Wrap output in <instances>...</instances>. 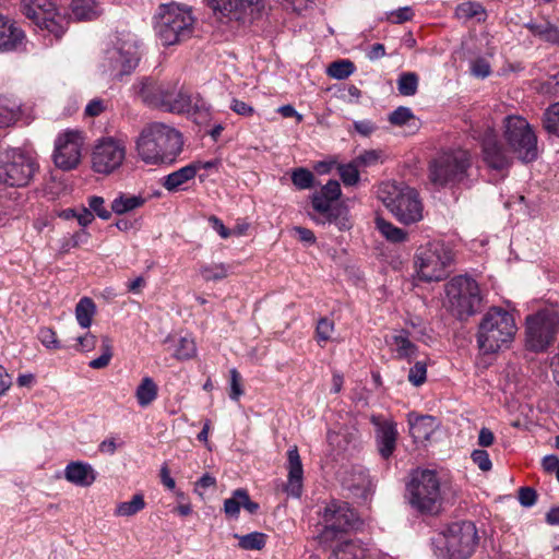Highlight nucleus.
I'll use <instances>...</instances> for the list:
<instances>
[{
  "instance_id": "obj_48",
  "label": "nucleus",
  "mask_w": 559,
  "mask_h": 559,
  "mask_svg": "<svg viewBox=\"0 0 559 559\" xmlns=\"http://www.w3.org/2000/svg\"><path fill=\"white\" fill-rule=\"evenodd\" d=\"M334 323L328 318H321L316 328V337L318 343L328 342L332 338Z\"/></svg>"
},
{
  "instance_id": "obj_16",
  "label": "nucleus",
  "mask_w": 559,
  "mask_h": 559,
  "mask_svg": "<svg viewBox=\"0 0 559 559\" xmlns=\"http://www.w3.org/2000/svg\"><path fill=\"white\" fill-rule=\"evenodd\" d=\"M323 530L321 539L329 542L334 539L338 533H344L354 527L357 516L347 502L331 501L321 513Z\"/></svg>"
},
{
  "instance_id": "obj_18",
  "label": "nucleus",
  "mask_w": 559,
  "mask_h": 559,
  "mask_svg": "<svg viewBox=\"0 0 559 559\" xmlns=\"http://www.w3.org/2000/svg\"><path fill=\"white\" fill-rule=\"evenodd\" d=\"M84 139L78 130H67L55 141L53 163L59 169L69 171L81 163Z\"/></svg>"
},
{
  "instance_id": "obj_12",
  "label": "nucleus",
  "mask_w": 559,
  "mask_h": 559,
  "mask_svg": "<svg viewBox=\"0 0 559 559\" xmlns=\"http://www.w3.org/2000/svg\"><path fill=\"white\" fill-rule=\"evenodd\" d=\"M140 53L138 40L132 34H121L105 51L103 68L114 78L129 75L138 67Z\"/></svg>"
},
{
  "instance_id": "obj_57",
  "label": "nucleus",
  "mask_w": 559,
  "mask_h": 559,
  "mask_svg": "<svg viewBox=\"0 0 559 559\" xmlns=\"http://www.w3.org/2000/svg\"><path fill=\"white\" fill-rule=\"evenodd\" d=\"M230 393L229 397L234 401H238L239 397L243 394V390L241 386V377L237 369L233 368L230 371Z\"/></svg>"
},
{
  "instance_id": "obj_5",
  "label": "nucleus",
  "mask_w": 559,
  "mask_h": 559,
  "mask_svg": "<svg viewBox=\"0 0 559 559\" xmlns=\"http://www.w3.org/2000/svg\"><path fill=\"white\" fill-rule=\"evenodd\" d=\"M194 17L191 10L177 3H163L155 14L154 29L164 46L176 45L191 37Z\"/></svg>"
},
{
  "instance_id": "obj_28",
  "label": "nucleus",
  "mask_w": 559,
  "mask_h": 559,
  "mask_svg": "<svg viewBox=\"0 0 559 559\" xmlns=\"http://www.w3.org/2000/svg\"><path fill=\"white\" fill-rule=\"evenodd\" d=\"M195 178V167L186 165L162 178V186L168 192L185 190L183 186Z\"/></svg>"
},
{
  "instance_id": "obj_51",
  "label": "nucleus",
  "mask_w": 559,
  "mask_h": 559,
  "mask_svg": "<svg viewBox=\"0 0 559 559\" xmlns=\"http://www.w3.org/2000/svg\"><path fill=\"white\" fill-rule=\"evenodd\" d=\"M427 378V366L424 361H417L415 365L409 369L408 372V381L414 384L415 386L421 385Z\"/></svg>"
},
{
  "instance_id": "obj_29",
  "label": "nucleus",
  "mask_w": 559,
  "mask_h": 559,
  "mask_svg": "<svg viewBox=\"0 0 559 559\" xmlns=\"http://www.w3.org/2000/svg\"><path fill=\"white\" fill-rule=\"evenodd\" d=\"M525 27L534 35L552 45L559 46V21L552 23L549 20L543 22L531 21Z\"/></svg>"
},
{
  "instance_id": "obj_54",
  "label": "nucleus",
  "mask_w": 559,
  "mask_h": 559,
  "mask_svg": "<svg viewBox=\"0 0 559 559\" xmlns=\"http://www.w3.org/2000/svg\"><path fill=\"white\" fill-rule=\"evenodd\" d=\"M471 73L479 79H485L490 75L491 68L489 62L484 58H477L471 63Z\"/></svg>"
},
{
  "instance_id": "obj_33",
  "label": "nucleus",
  "mask_w": 559,
  "mask_h": 559,
  "mask_svg": "<svg viewBox=\"0 0 559 559\" xmlns=\"http://www.w3.org/2000/svg\"><path fill=\"white\" fill-rule=\"evenodd\" d=\"M188 116L197 124H206L212 117L211 105L199 94L194 93L190 105Z\"/></svg>"
},
{
  "instance_id": "obj_58",
  "label": "nucleus",
  "mask_w": 559,
  "mask_h": 559,
  "mask_svg": "<svg viewBox=\"0 0 559 559\" xmlns=\"http://www.w3.org/2000/svg\"><path fill=\"white\" fill-rule=\"evenodd\" d=\"M380 159V152L377 150H369L365 151L360 155H358L354 162L358 166H371L377 164V162Z\"/></svg>"
},
{
  "instance_id": "obj_64",
  "label": "nucleus",
  "mask_w": 559,
  "mask_h": 559,
  "mask_svg": "<svg viewBox=\"0 0 559 559\" xmlns=\"http://www.w3.org/2000/svg\"><path fill=\"white\" fill-rule=\"evenodd\" d=\"M95 345H96V336L88 332L85 335L78 337V349L79 350L88 352V350H92L93 348H95Z\"/></svg>"
},
{
  "instance_id": "obj_19",
  "label": "nucleus",
  "mask_w": 559,
  "mask_h": 559,
  "mask_svg": "<svg viewBox=\"0 0 559 559\" xmlns=\"http://www.w3.org/2000/svg\"><path fill=\"white\" fill-rule=\"evenodd\" d=\"M481 152L484 162L492 169L502 170L511 163L508 151L499 142L496 131L489 127L481 136Z\"/></svg>"
},
{
  "instance_id": "obj_44",
  "label": "nucleus",
  "mask_w": 559,
  "mask_h": 559,
  "mask_svg": "<svg viewBox=\"0 0 559 559\" xmlns=\"http://www.w3.org/2000/svg\"><path fill=\"white\" fill-rule=\"evenodd\" d=\"M354 71H355L354 63L348 59H342V60L332 62L329 66L326 73L330 78H333L336 80H345L349 75H352L354 73Z\"/></svg>"
},
{
  "instance_id": "obj_9",
  "label": "nucleus",
  "mask_w": 559,
  "mask_h": 559,
  "mask_svg": "<svg viewBox=\"0 0 559 559\" xmlns=\"http://www.w3.org/2000/svg\"><path fill=\"white\" fill-rule=\"evenodd\" d=\"M452 261V251L444 242L431 241L417 248L414 266L419 280L438 282L448 276Z\"/></svg>"
},
{
  "instance_id": "obj_50",
  "label": "nucleus",
  "mask_w": 559,
  "mask_h": 559,
  "mask_svg": "<svg viewBox=\"0 0 559 559\" xmlns=\"http://www.w3.org/2000/svg\"><path fill=\"white\" fill-rule=\"evenodd\" d=\"M88 206L92 213H95L102 219H109L111 217V211L105 207V200L98 195H92L88 198Z\"/></svg>"
},
{
  "instance_id": "obj_40",
  "label": "nucleus",
  "mask_w": 559,
  "mask_h": 559,
  "mask_svg": "<svg viewBox=\"0 0 559 559\" xmlns=\"http://www.w3.org/2000/svg\"><path fill=\"white\" fill-rule=\"evenodd\" d=\"M146 503L142 493L132 496L130 501L119 502L114 511L116 516H133L145 508Z\"/></svg>"
},
{
  "instance_id": "obj_53",
  "label": "nucleus",
  "mask_w": 559,
  "mask_h": 559,
  "mask_svg": "<svg viewBox=\"0 0 559 559\" xmlns=\"http://www.w3.org/2000/svg\"><path fill=\"white\" fill-rule=\"evenodd\" d=\"M412 119H414L412 110L403 106L396 108L389 117L390 122L394 126H404Z\"/></svg>"
},
{
  "instance_id": "obj_36",
  "label": "nucleus",
  "mask_w": 559,
  "mask_h": 559,
  "mask_svg": "<svg viewBox=\"0 0 559 559\" xmlns=\"http://www.w3.org/2000/svg\"><path fill=\"white\" fill-rule=\"evenodd\" d=\"M455 15L457 19L464 21L474 19L477 22H484L487 17V12L481 3L466 1L456 7Z\"/></svg>"
},
{
  "instance_id": "obj_47",
  "label": "nucleus",
  "mask_w": 559,
  "mask_h": 559,
  "mask_svg": "<svg viewBox=\"0 0 559 559\" xmlns=\"http://www.w3.org/2000/svg\"><path fill=\"white\" fill-rule=\"evenodd\" d=\"M197 353L195 343L188 337H181L176 348L175 356L180 360L192 358Z\"/></svg>"
},
{
  "instance_id": "obj_63",
  "label": "nucleus",
  "mask_w": 559,
  "mask_h": 559,
  "mask_svg": "<svg viewBox=\"0 0 559 559\" xmlns=\"http://www.w3.org/2000/svg\"><path fill=\"white\" fill-rule=\"evenodd\" d=\"M319 192L335 201L341 197V186L336 180H330Z\"/></svg>"
},
{
  "instance_id": "obj_23",
  "label": "nucleus",
  "mask_w": 559,
  "mask_h": 559,
  "mask_svg": "<svg viewBox=\"0 0 559 559\" xmlns=\"http://www.w3.org/2000/svg\"><path fill=\"white\" fill-rule=\"evenodd\" d=\"M287 483L285 491L288 496L299 498L302 492L304 468L301 459L296 445L287 451Z\"/></svg>"
},
{
  "instance_id": "obj_49",
  "label": "nucleus",
  "mask_w": 559,
  "mask_h": 559,
  "mask_svg": "<svg viewBox=\"0 0 559 559\" xmlns=\"http://www.w3.org/2000/svg\"><path fill=\"white\" fill-rule=\"evenodd\" d=\"M357 167L358 165H356L355 162L338 167L340 176L344 185L354 186L358 182L359 171Z\"/></svg>"
},
{
  "instance_id": "obj_8",
  "label": "nucleus",
  "mask_w": 559,
  "mask_h": 559,
  "mask_svg": "<svg viewBox=\"0 0 559 559\" xmlns=\"http://www.w3.org/2000/svg\"><path fill=\"white\" fill-rule=\"evenodd\" d=\"M408 501L421 513H435L442 501L441 479L436 471L417 469L407 484Z\"/></svg>"
},
{
  "instance_id": "obj_55",
  "label": "nucleus",
  "mask_w": 559,
  "mask_h": 559,
  "mask_svg": "<svg viewBox=\"0 0 559 559\" xmlns=\"http://www.w3.org/2000/svg\"><path fill=\"white\" fill-rule=\"evenodd\" d=\"M471 457L480 471L489 472L491 469L492 463L486 450H474Z\"/></svg>"
},
{
  "instance_id": "obj_6",
  "label": "nucleus",
  "mask_w": 559,
  "mask_h": 559,
  "mask_svg": "<svg viewBox=\"0 0 559 559\" xmlns=\"http://www.w3.org/2000/svg\"><path fill=\"white\" fill-rule=\"evenodd\" d=\"M477 528L472 521L450 524L433 539L436 554L442 559H468L478 545Z\"/></svg>"
},
{
  "instance_id": "obj_37",
  "label": "nucleus",
  "mask_w": 559,
  "mask_h": 559,
  "mask_svg": "<svg viewBox=\"0 0 559 559\" xmlns=\"http://www.w3.org/2000/svg\"><path fill=\"white\" fill-rule=\"evenodd\" d=\"M96 313V305L90 297H83L75 306V319L83 329H88Z\"/></svg>"
},
{
  "instance_id": "obj_41",
  "label": "nucleus",
  "mask_w": 559,
  "mask_h": 559,
  "mask_svg": "<svg viewBox=\"0 0 559 559\" xmlns=\"http://www.w3.org/2000/svg\"><path fill=\"white\" fill-rule=\"evenodd\" d=\"M542 122L547 133L559 138V102L544 111Z\"/></svg>"
},
{
  "instance_id": "obj_52",
  "label": "nucleus",
  "mask_w": 559,
  "mask_h": 559,
  "mask_svg": "<svg viewBox=\"0 0 559 559\" xmlns=\"http://www.w3.org/2000/svg\"><path fill=\"white\" fill-rule=\"evenodd\" d=\"M41 344L49 349H60L61 344L57 337V333L50 328H41L38 333Z\"/></svg>"
},
{
  "instance_id": "obj_21",
  "label": "nucleus",
  "mask_w": 559,
  "mask_h": 559,
  "mask_svg": "<svg viewBox=\"0 0 559 559\" xmlns=\"http://www.w3.org/2000/svg\"><path fill=\"white\" fill-rule=\"evenodd\" d=\"M132 91L145 105L162 109L170 90L153 78H141L132 85Z\"/></svg>"
},
{
  "instance_id": "obj_27",
  "label": "nucleus",
  "mask_w": 559,
  "mask_h": 559,
  "mask_svg": "<svg viewBox=\"0 0 559 559\" xmlns=\"http://www.w3.org/2000/svg\"><path fill=\"white\" fill-rule=\"evenodd\" d=\"M23 38V31L0 15V51L16 49Z\"/></svg>"
},
{
  "instance_id": "obj_60",
  "label": "nucleus",
  "mask_w": 559,
  "mask_h": 559,
  "mask_svg": "<svg viewBox=\"0 0 559 559\" xmlns=\"http://www.w3.org/2000/svg\"><path fill=\"white\" fill-rule=\"evenodd\" d=\"M237 496L241 499L240 502H242V508L248 511L250 514H254L259 510V504L254 501L250 500V497L248 495V491L246 489H237Z\"/></svg>"
},
{
  "instance_id": "obj_56",
  "label": "nucleus",
  "mask_w": 559,
  "mask_h": 559,
  "mask_svg": "<svg viewBox=\"0 0 559 559\" xmlns=\"http://www.w3.org/2000/svg\"><path fill=\"white\" fill-rule=\"evenodd\" d=\"M237 496V489L233 492V496L224 501V512L227 516L238 518L242 502Z\"/></svg>"
},
{
  "instance_id": "obj_59",
  "label": "nucleus",
  "mask_w": 559,
  "mask_h": 559,
  "mask_svg": "<svg viewBox=\"0 0 559 559\" xmlns=\"http://www.w3.org/2000/svg\"><path fill=\"white\" fill-rule=\"evenodd\" d=\"M537 492L531 487H522L519 490V501L521 506L531 508L536 503Z\"/></svg>"
},
{
  "instance_id": "obj_17",
  "label": "nucleus",
  "mask_w": 559,
  "mask_h": 559,
  "mask_svg": "<svg viewBox=\"0 0 559 559\" xmlns=\"http://www.w3.org/2000/svg\"><path fill=\"white\" fill-rule=\"evenodd\" d=\"M215 15L226 22L246 23L264 9L263 0H206Z\"/></svg>"
},
{
  "instance_id": "obj_45",
  "label": "nucleus",
  "mask_w": 559,
  "mask_h": 559,
  "mask_svg": "<svg viewBox=\"0 0 559 559\" xmlns=\"http://www.w3.org/2000/svg\"><path fill=\"white\" fill-rule=\"evenodd\" d=\"M418 88V76L414 72L402 73L397 80V91L403 96H413Z\"/></svg>"
},
{
  "instance_id": "obj_61",
  "label": "nucleus",
  "mask_w": 559,
  "mask_h": 559,
  "mask_svg": "<svg viewBox=\"0 0 559 559\" xmlns=\"http://www.w3.org/2000/svg\"><path fill=\"white\" fill-rule=\"evenodd\" d=\"M230 109L236 112L237 115L243 116V117H250L254 114V109L252 106L248 105L247 103L234 98L230 104Z\"/></svg>"
},
{
  "instance_id": "obj_10",
  "label": "nucleus",
  "mask_w": 559,
  "mask_h": 559,
  "mask_svg": "<svg viewBox=\"0 0 559 559\" xmlns=\"http://www.w3.org/2000/svg\"><path fill=\"white\" fill-rule=\"evenodd\" d=\"M450 310L460 320L475 314L481 306L483 296L478 283L468 275L454 276L445 285Z\"/></svg>"
},
{
  "instance_id": "obj_25",
  "label": "nucleus",
  "mask_w": 559,
  "mask_h": 559,
  "mask_svg": "<svg viewBox=\"0 0 559 559\" xmlns=\"http://www.w3.org/2000/svg\"><path fill=\"white\" fill-rule=\"evenodd\" d=\"M409 432L415 442L428 440L436 430V418L429 415H408Z\"/></svg>"
},
{
  "instance_id": "obj_24",
  "label": "nucleus",
  "mask_w": 559,
  "mask_h": 559,
  "mask_svg": "<svg viewBox=\"0 0 559 559\" xmlns=\"http://www.w3.org/2000/svg\"><path fill=\"white\" fill-rule=\"evenodd\" d=\"M386 343L399 359L411 361L417 357L418 347L409 340V333L406 330L397 331L386 340Z\"/></svg>"
},
{
  "instance_id": "obj_62",
  "label": "nucleus",
  "mask_w": 559,
  "mask_h": 559,
  "mask_svg": "<svg viewBox=\"0 0 559 559\" xmlns=\"http://www.w3.org/2000/svg\"><path fill=\"white\" fill-rule=\"evenodd\" d=\"M106 109V104L100 98L92 99L85 107V115L90 117H97Z\"/></svg>"
},
{
  "instance_id": "obj_39",
  "label": "nucleus",
  "mask_w": 559,
  "mask_h": 559,
  "mask_svg": "<svg viewBox=\"0 0 559 559\" xmlns=\"http://www.w3.org/2000/svg\"><path fill=\"white\" fill-rule=\"evenodd\" d=\"M376 227L380 234L391 242L400 243L407 239V233L404 229L394 226L382 217L376 218Z\"/></svg>"
},
{
  "instance_id": "obj_35",
  "label": "nucleus",
  "mask_w": 559,
  "mask_h": 559,
  "mask_svg": "<svg viewBox=\"0 0 559 559\" xmlns=\"http://www.w3.org/2000/svg\"><path fill=\"white\" fill-rule=\"evenodd\" d=\"M193 94L179 92L177 95H174L170 91L168 93L167 98L165 99V104L163 105L164 110L174 112V114H187L190 111V105L192 102Z\"/></svg>"
},
{
  "instance_id": "obj_30",
  "label": "nucleus",
  "mask_w": 559,
  "mask_h": 559,
  "mask_svg": "<svg viewBox=\"0 0 559 559\" xmlns=\"http://www.w3.org/2000/svg\"><path fill=\"white\" fill-rule=\"evenodd\" d=\"M71 13L76 21H91L102 13L99 4L95 0H72Z\"/></svg>"
},
{
  "instance_id": "obj_4",
  "label": "nucleus",
  "mask_w": 559,
  "mask_h": 559,
  "mask_svg": "<svg viewBox=\"0 0 559 559\" xmlns=\"http://www.w3.org/2000/svg\"><path fill=\"white\" fill-rule=\"evenodd\" d=\"M377 195L400 223L411 225L423 219L424 206L414 188L403 183L383 182L379 186Z\"/></svg>"
},
{
  "instance_id": "obj_14",
  "label": "nucleus",
  "mask_w": 559,
  "mask_h": 559,
  "mask_svg": "<svg viewBox=\"0 0 559 559\" xmlns=\"http://www.w3.org/2000/svg\"><path fill=\"white\" fill-rule=\"evenodd\" d=\"M22 12L39 29L60 38L68 28L69 19L61 14L51 0H22Z\"/></svg>"
},
{
  "instance_id": "obj_22",
  "label": "nucleus",
  "mask_w": 559,
  "mask_h": 559,
  "mask_svg": "<svg viewBox=\"0 0 559 559\" xmlns=\"http://www.w3.org/2000/svg\"><path fill=\"white\" fill-rule=\"evenodd\" d=\"M333 201L320 192H316L312 195V207L319 214L318 217H313L314 222L323 225L326 223L335 224L340 229L347 228V219L342 217L343 210L340 206L333 205Z\"/></svg>"
},
{
  "instance_id": "obj_31",
  "label": "nucleus",
  "mask_w": 559,
  "mask_h": 559,
  "mask_svg": "<svg viewBox=\"0 0 559 559\" xmlns=\"http://www.w3.org/2000/svg\"><path fill=\"white\" fill-rule=\"evenodd\" d=\"M329 559H365V549L355 540H344L335 545Z\"/></svg>"
},
{
  "instance_id": "obj_1",
  "label": "nucleus",
  "mask_w": 559,
  "mask_h": 559,
  "mask_svg": "<svg viewBox=\"0 0 559 559\" xmlns=\"http://www.w3.org/2000/svg\"><path fill=\"white\" fill-rule=\"evenodd\" d=\"M183 140L175 128L151 122L143 127L135 140V150L147 165L173 164L182 152Z\"/></svg>"
},
{
  "instance_id": "obj_15",
  "label": "nucleus",
  "mask_w": 559,
  "mask_h": 559,
  "mask_svg": "<svg viewBox=\"0 0 559 559\" xmlns=\"http://www.w3.org/2000/svg\"><path fill=\"white\" fill-rule=\"evenodd\" d=\"M127 147L122 140L112 136L102 138L94 145L91 167L99 175H111L124 163Z\"/></svg>"
},
{
  "instance_id": "obj_7",
  "label": "nucleus",
  "mask_w": 559,
  "mask_h": 559,
  "mask_svg": "<svg viewBox=\"0 0 559 559\" xmlns=\"http://www.w3.org/2000/svg\"><path fill=\"white\" fill-rule=\"evenodd\" d=\"M39 165L36 156L20 147L0 148V183L22 188L29 185Z\"/></svg>"
},
{
  "instance_id": "obj_46",
  "label": "nucleus",
  "mask_w": 559,
  "mask_h": 559,
  "mask_svg": "<svg viewBox=\"0 0 559 559\" xmlns=\"http://www.w3.org/2000/svg\"><path fill=\"white\" fill-rule=\"evenodd\" d=\"M292 181L299 190L310 189L314 182L313 174L307 168H296L292 173Z\"/></svg>"
},
{
  "instance_id": "obj_2",
  "label": "nucleus",
  "mask_w": 559,
  "mask_h": 559,
  "mask_svg": "<svg viewBox=\"0 0 559 559\" xmlns=\"http://www.w3.org/2000/svg\"><path fill=\"white\" fill-rule=\"evenodd\" d=\"M513 316L500 307H491L483 317L477 332V344L484 354H493L508 347L516 333Z\"/></svg>"
},
{
  "instance_id": "obj_42",
  "label": "nucleus",
  "mask_w": 559,
  "mask_h": 559,
  "mask_svg": "<svg viewBox=\"0 0 559 559\" xmlns=\"http://www.w3.org/2000/svg\"><path fill=\"white\" fill-rule=\"evenodd\" d=\"M235 537L239 540L238 546L245 550H261L266 544V535L260 532L236 534Z\"/></svg>"
},
{
  "instance_id": "obj_3",
  "label": "nucleus",
  "mask_w": 559,
  "mask_h": 559,
  "mask_svg": "<svg viewBox=\"0 0 559 559\" xmlns=\"http://www.w3.org/2000/svg\"><path fill=\"white\" fill-rule=\"evenodd\" d=\"M472 156L466 150H450L429 162L428 178L438 188L455 187L469 180Z\"/></svg>"
},
{
  "instance_id": "obj_20",
  "label": "nucleus",
  "mask_w": 559,
  "mask_h": 559,
  "mask_svg": "<svg viewBox=\"0 0 559 559\" xmlns=\"http://www.w3.org/2000/svg\"><path fill=\"white\" fill-rule=\"evenodd\" d=\"M370 423L376 428V443L382 459L388 460L396 448L397 429L396 424L385 419L382 415H371Z\"/></svg>"
},
{
  "instance_id": "obj_13",
  "label": "nucleus",
  "mask_w": 559,
  "mask_h": 559,
  "mask_svg": "<svg viewBox=\"0 0 559 559\" xmlns=\"http://www.w3.org/2000/svg\"><path fill=\"white\" fill-rule=\"evenodd\" d=\"M559 328V313L543 309L526 319V346L535 353L545 352L555 341Z\"/></svg>"
},
{
  "instance_id": "obj_38",
  "label": "nucleus",
  "mask_w": 559,
  "mask_h": 559,
  "mask_svg": "<svg viewBox=\"0 0 559 559\" xmlns=\"http://www.w3.org/2000/svg\"><path fill=\"white\" fill-rule=\"evenodd\" d=\"M20 105L13 100L0 97V128L14 124L20 118Z\"/></svg>"
},
{
  "instance_id": "obj_11",
  "label": "nucleus",
  "mask_w": 559,
  "mask_h": 559,
  "mask_svg": "<svg viewBox=\"0 0 559 559\" xmlns=\"http://www.w3.org/2000/svg\"><path fill=\"white\" fill-rule=\"evenodd\" d=\"M503 138L520 160L530 163L537 158V136L524 117L516 115L504 117Z\"/></svg>"
},
{
  "instance_id": "obj_26",
  "label": "nucleus",
  "mask_w": 559,
  "mask_h": 559,
  "mask_svg": "<svg viewBox=\"0 0 559 559\" xmlns=\"http://www.w3.org/2000/svg\"><path fill=\"white\" fill-rule=\"evenodd\" d=\"M66 479L81 487L91 486L95 481V472L93 467L83 462H71L64 469Z\"/></svg>"
},
{
  "instance_id": "obj_34",
  "label": "nucleus",
  "mask_w": 559,
  "mask_h": 559,
  "mask_svg": "<svg viewBox=\"0 0 559 559\" xmlns=\"http://www.w3.org/2000/svg\"><path fill=\"white\" fill-rule=\"evenodd\" d=\"M158 395V386L151 377H144L135 390V399L141 407L151 405Z\"/></svg>"
},
{
  "instance_id": "obj_32",
  "label": "nucleus",
  "mask_w": 559,
  "mask_h": 559,
  "mask_svg": "<svg viewBox=\"0 0 559 559\" xmlns=\"http://www.w3.org/2000/svg\"><path fill=\"white\" fill-rule=\"evenodd\" d=\"M145 199L141 195L119 193L111 202V212L117 215H123L141 207Z\"/></svg>"
},
{
  "instance_id": "obj_43",
  "label": "nucleus",
  "mask_w": 559,
  "mask_h": 559,
  "mask_svg": "<svg viewBox=\"0 0 559 559\" xmlns=\"http://www.w3.org/2000/svg\"><path fill=\"white\" fill-rule=\"evenodd\" d=\"M229 266L224 263H211L200 267V274L206 282L222 281L228 276Z\"/></svg>"
}]
</instances>
